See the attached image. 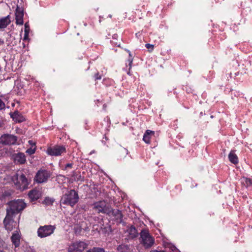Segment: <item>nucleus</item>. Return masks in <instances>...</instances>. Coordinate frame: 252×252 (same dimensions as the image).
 <instances>
[{"label": "nucleus", "instance_id": "f257e3e1", "mask_svg": "<svg viewBox=\"0 0 252 252\" xmlns=\"http://www.w3.org/2000/svg\"><path fill=\"white\" fill-rule=\"evenodd\" d=\"M10 179L16 188L20 190L27 189L29 185V181L22 171H17Z\"/></svg>", "mask_w": 252, "mask_h": 252}, {"label": "nucleus", "instance_id": "f03ea898", "mask_svg": "<svg viewBox=\"0 0 252 252\" xmlns=\"http://www.w3.org/2000/svg\"><path fill=\"white\" fill-rule=\"evenodd\" d=\"M6 209V213L15 216L26 207V203L20 199L9 201Z\"/></svg>", "mask_w": 252, "mask_h": 252}, {"label": "nucleus", "instance_id": "7ed1b4c3", "mask_svg": "<svg viewBox=\"0 0 252 252\" xmlns=\"http://www.w3.org/2000/svg\"><path fill=\"white\" fill-rule=\"evenodd\" d=\"M139 241L145 249L151 248L155 244V240L148 230L142 229L140 232Z\"/></svg>", "mask_w": 252, "mask_h": 252}, {"label": "nucleus", "instance_id": "20e7f679", "mask_svg": "<svg viewBox=\"0 0 252 252\" xmlns=\"http://www.w3.org/2000/svg\"><path fill=\"white\" fill-rule=\"evenodd\" d=\"M79 196L77 192L74 189L66 192L62 197L61 203L73 206L78 201Z\"/></svg>", "mask_w": 252, "mask_h": 252}, {"label": "nucleus", "instance_id": "39448f33", "mask_svg": "<svg viewBox=\"0 0 252 252\" xmlns=\"http://www.w3.org/2000/svg\"><path fill=\"white\" fill-rule=\"evenodd\" d=\"M55 229V227L51 225L40 226L37 230L38 236L40 238L47 237L53 233Z\"/></svg>", "mask_w": 252, "mask_h": 252}, {"label": "nucleus", "instance_id": "423d86ee", "mask_svg": "<svg viewBox=\"0 0 252 252\" xmlns=\"http://www.w3.org/2000/svg\"><path fill=\"white\" fill-rule=\"evenodd\" d=\"M14 217V216L6 213L3 220V224L5 229L8 231H11L17 226L16 221L13 219Z\"/></svg>", "mask_w": 252, "mask_h": 252}, {"label": "nucleus", "instance_id": "0eeeda50", "mask_svg": "<svg viewBox=\"0 0 252 252\" xmlns=\"http://www.w3.org/2000/svg\"><path fill=\"white\" fill-rule=\"evenodd\" d=\"M51 175V173L49 171L44 169H40L36 173L34 180L38 183H43L47 182Z\"/></svg>", "mask_w": 252, "mask_h": 252}, {"label": "nucleus", "instance_id": "6e6552de", "mask_svg": "<svg viewBox=\"0 0 252 252\" xmlns=\"http://www.w3.org/2000/svg\"><path fill=\"white\" fill-rule=\"evenodd\" d=\"M94 209L98 213L110 214V208L107 205L106 202L104 201L96 202L94 204Z\"/></svg>", "mask_w": 252, "mask_h": 252}, {"label": "nucleus", "instance_id": "1a4fd4ad", "mask_svg": "<svg viewBox=\"0 0 252 252\" xmlns=\"http://www.w3.org/2000/svg\"><path fill=\"white\" fill-rule=\"evenodd\" d=\"M46 152L51 156H59L66 153V149L63 146L55 145L53 147L48 148Z\"/></svg>", "mask_w": 252, "mask_h": 252}, {"label": "nucleus", "instance_id": "9d476101", "mask_svg": "<svg viewBox=\"0 0 252 252\" xmlns=\"http://www.w3.org/2000/svg\"><path fill=\"white\" fill-rule=\"evenodd\" d=\"M87 247V244L84 242H76L72 244L68 248V252H83Z\"/></svg>", "mask_w": 252, "mask_h": 252}, {"label": "nucleus", "instance_id": "9b49d317", "mask_svg": "<svg viewBox=\"0 0 252 252\" xmlns=\"http://www.w3.org/2000/svg\"><path fill=\"white\" fill-rule=\"evenodd\" d=\"M17 137L11 134H5L0 138V143L4 145H13L17 141Z\"/></svg>", "mask_w": 252, "mask_h": 252}, {"label": "nucleus", "instance_id": "f8f14e48", "mask_svg": "<svg viewBox=\"0 0 252 252\" xmlns=\"http://www.w3.org/2000/svg\"><path fill=\"white\" fill-rule=\"evenodd\" d=\"M15 20L16 24L17 25H22L23 24V16L24 12L23 9L19 6L17 7L15 11Z\"/></svg>", "mask_w": 252, "mask_h": 252}, {"label": "nucleus", "instance_id": "ddd939ff", "mask_svg": "<svg viewBox=\"0 0 252 252\" xmlns=\"http://www.w3.org/2000/svg\"><path fill=\"white\" fill-rule=\"evenodd\" d=\"M125 234H126L127 239H133L138 236V232L136 228L132 225L127 226Z\"/></svg>", "mask_w": 252, "mask_h": 252}, {"label": "nucleus", "instance_id": "4468645a", "mask_svg": "<svg viewBox=\"0 0 252 252\" xmlns=\"http://www.w3.org/2000/svg\"><path fill=\"white\" fill-rule=\"evenodd\" d=\"M12 158L14 162L17 164H24L26 161L25 155L23 153L14 154Z\"/></svg>", "mask_w": 252, "mask_h": 252}, {"label": "nucleus", "instance_id": "2eb2a0df", "mask_svg": "<svg viewBox=\"0 0 252 252\" xmlns=\"http://www.w3.org/2000/svg\"><path fill=\"white\" fill-rule=\"evenodd\" d=\"M110 214L114 217V219L117 220L119 223H121L123 220V216L122 212L118 209H112L110 208Z\"/></svg>", "mask_w": 252, "mask_h": 252}, {"label": "nucleus", "instance_id": "dca6fc26", "mask_svg": "<svg viewBox=\"0 0 252 252\" xmlns=\"http://www.w3.org/2000/svg\"><path fill=\"white\" fill-rule=\"evenodd\" d=\"M21 236L17 230L14 231L11 237V240L15 248L19 247L20 244Z\"/></svg>", "mask_w": 252, "mask_h": 252}, {"label": "nucleus", "instance_id": "f3484780", "mask_svg": "<svg viewBox=\"0 0 252 252\" xmlns=\"http://www.w3.org/2000/svg\"><path fill=\"white\" fill-rule=\"evenodd\" d=\"M10 23L9 16L0 18V29L5 28Z\"/></svg>", "mask_w": 252, "mask_h": 252}, {"label": "nucleus", "instance_id": "a211bd4d", "mask_svg": "<svg viewBox=\"0 0 252 252\" xmlns=\"http://www.w3.org/2000/svg\"><path fill=\"white\" fill-rule=\"evenodd\" d=\"M11 117L13 120L16 122L21 123L25 121V118L18 112H14L11 115Z\"/></svg>", "mask_w": 252, "mask_h": 252}, {"label": "nucleus", "instance_id": "6ab92c4d", "mask_svg": "<svg viewBox=\"0 0 252 252\" xmlns=\"http://www.w3.org/2000/svg\"><path fill=\"white\" fill-rule=\"evenodd\" d=\"M119 252H131V249L128 245L121 244L117 247Z\"/></svg>", "mask_w": 252, "mask_h": 252}, {"label": "nucleus", "instance_id": "aec40b11", "mask_svg": "<svg viewBox=\"0 0 252 252\" xmlns=\"http://www.w3.org/2000/svg\"><path fill=\"white\" fill-rule=\"evenodd\" d=\"M228 158L229 161L233 164H237L238 162V157L232 151L228 155Z\"/></svg>", "mask_w": 252, "mask_h": 252}, {"label": "nucleus", "instance_id": "412c9836", "mask_svg": "<svg viewBox=\"0 0 252 252\" xmlns=\"http://www.w3.org/2000/svg\"><path fill=\"white\" fill-rule=\"evenodd\" d=\"M154 131L150 130H147L146 131L145 133L144 134L143 138V140L144 141V142L147 144L150 143V137L149 135L150 134H154Z\"/></svg>", "mask_w": 252, "mask_h": 252}, {"label": "nucleus", "instance_id": "4be33fe9", "mask_svg": "<svg viewBox=\"0 0 252 252\" xmlns=\"http://www.w3.org/2000/svg\"><path fill=\"white\" fill-rule=\"evenodd\" d=\"M29 197L32 200H36L39 197L38 192L36 190H31L29 193Z\"/></svg>", "mask_w": 252, "mask_h": 252}, {"label": "nucleus", "instance_id": "5701e85b", "mask_svg": "<svg viewBox=\"0 0 252 252\" xmlns=\"http://www.w3.org/2000/svg\"><path fill=\"white\" fill-rule=\"evenodd\" d=\"M29 30H30V27L29 26V24L28 23H25V33H24V40H26L29 35Z\"/></svg>", "mask_w": 252, "mask_h": 252}, {"label": "nucleus", "instance_id": "b1692460", "mask_svg": "<svg viewBox=\"0 0 252 252\" xmlns=\"http://www.w3.org/2000/svg\"><path fill=\"white\" fill-rule=\"evenodd\" d=\"M81 228L79 225H77L74 227L75 233L77 234H79L81 232Z\"/></svg>", "mask_w": 252, "mask_h": 252}, {"label": "nucleus", "instance_id": "393cba45", "mask_svg": "<svg viewBox=\"0 0 252 252\" xmlns=\"http://www.w3.org/2000/svg\"><path fill=\"white\" fill-rule=\"evenodd\" d=\"M35 148H30L26 150V153H28L29 155H32L35 153Z\"/></svg>", "mask_w": 252, "mask_h": 252}, {"label": "nucleus", "instance_id": "a878e982", "mask_svg": "<svg viewBox=\"0 0 252 252\" xmlns=\"http://www.w3.org/2000/svg\"><path fill=\"white\" fill-rule=\"evenodd\" d=\"M245 182L247 186H252V180L250 178H245Z\"/></svg>", "mask_w": 252, "mask_h": 252}, {"label": "nucleus", "instance_id": "bb28decb", "mask_svg": "<svg viewBox=\"0 0 252 252\" xmlns=\"http://www.w3.org/2000/svg\"><path fill=\"white\" fill-rule=\"evenodd\" d=\"M5 105L4 103L0 98V110L4 109Z\"/></svg>", "mask_w": 252, "mask_h": 252}, {"label": "nucleus", "instance_id": "cd10ccee", "mask_svg": "<svg viewBox=\"0 0 252 252\" xmlns=\"http://www.w3.org/2000/svg\"><path fill=\"white\" fill-rule=\"evenodd\" d=\"M145 47H146L147 48H148V49H149V48H151L152 50H153V48H154V45H152V44H149V43H147V44H146L145 45Z\"/></svg>", "mask_w": 252, "mask_h": 252}, {"label": "nucleus", "instance_id": "c85d7f7f", "mask_svg": "<svg viewBox=\"0 0 252 252\" xmlns=\"http://www.w3.org/2000/svg\"><path fill=\"white\" fill-rule=\"evenodd\" d=\"M128 62H129V69H130L131 67V64L132 63V59H129L128 60Z\"/></svg>", "mask_w": 252, "mask_h": 252}, {"label": "nucleus", "instance_id": "c756f323", "mask_svg": "<svg viewBox=\"0 0 252 252\" xmlns=\"http://www.w3.org/2000/svg\"><path fill=\"white\" fill-rule=\"evenodd\" d=\"M72 166V164L71 163H67L66 165L65 168H67V167L71 168Z\"/></svg>", "mask_w": 252, "mask_h": 252}, {"label": "nucleus", "instance_id": "7c9ffc66", "mask_svg": "<svg viewBox=\"0 0 252 252\" xmlns=\"http://www.w3.org/2000/svg\"><path fill=\"white\" fill-rule=\"evenodd\" d=\"M150 252H164L163 251H157V250H152V251H150Z\"/></svg>", "mask_w": 252, "mask_h": 252}, {"label": "nucleus", "instance_id": "2f4dec72", "mask_svg": "<svg viewBox=\"0 0 252 252\" xmlns=\"http://www.w3.org/2000/svg\"><path fill=\"white\" fill-rule=\"evenodd\" d=\"M101 79V77L100 76H98V74H96L95 75V79Z\"/></svg>", "mask_w": 252, "mask_h": 252}, {"label": "nucleus", "instance_id": "473e14b6", "mask_svg": "<svg viewBox=\"0 0 252 252\" xmlns=\"http://www.w3.org/2000/svg\"><path fill=\"white\" fill-rule=\"evenodd\" d=\"M122 150L124 151L125 153H126V154H127V151L126 149L122 148Z\"/></svg>", "mask_w": 252, "mask_h": 252}, {"label": "nucleus", "instance_id": "72a5a7b5", "mask_svg": "<svg viewBox=\"0 0 252 252\" xmlns=\"http://www.w3.org/2000/svg\"><path fill=\"white\" fill-rule=\"evenodd\" d=\"M3 43H4L2 39H0V45L2 44Z\"/></svg>", "mask_w": 252, "mask_h": 252}, {"label": "nucleus", "instance_id": "f704fd0d", "mask_svg": "<svg viewBox=\"0 0 252 252\" xmlns=\"http://www.w3.org/2000/svg\"><path fill=\"white\" fill-rule=\"evenodd\" d=\"M94 153V151H93L92 152H91L90 153V154H92L93 153Z\"/></svg>", "mask_w": 252, "mask_h": 252}]
</instances>
